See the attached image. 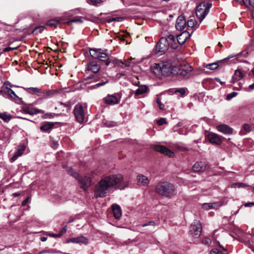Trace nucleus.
Listing matches in <instances>:
<instances>
[{"mask_svg": "<svg viewBox=\"0 0 254 254\" xmlns=\"http://www.w3.org/2000/svg\"><path fill=\"white\" fill-rule=\"evenodd\" d=\"M124 177L121 174H113L103 177L95 186L94 196L104 197L112 189H124L127 184H122Z\"/></svg>", "mask_w": 254, "mask_h": 254, "instance_id": "f257e3e1", "label": "nucleus"}, {"mask_svg": "<svg viewBox=\"0 0 254 254\" xmlns=\"http://www.w3.org/2000/svg\"><path fill=\"white\" fill-rule=\"evenodd\" d=\"M189 71L179 67L173 66L170 61L161 63V74L164 76L173 75L188 77L189 76Z\"/></svg>", "mask_w": 254, "mask_h": 254, "instance_id": "f03ea898", "label": "nucleus"}, {"mask_svg": "<svg viewBox=\"0 0 254 254\" xmlns=\"http://www.w3.org/2000/svg\"><path fill=\"white\" fill-rule=\"evenodd\" d=\"M170 47L173 49H177L176 38L172 35H169L167 37H162L156 45V53L159 55L164 54Z\"/></svg>", "mask_w": 254, "mask_h": 254, "instance_id": "7ed1b4c3", "label": "nucleus"}, {"mask_svg": "<svg viewBox=\"0 0 254 254\" xmlns=\"http://www.w3.org/2000/svg\"><path fill=\"white\" fill-rule=\"evenodd\" d=\"M156 191L162 196L170 197L174 194L175 189L172 184L168 182H162L156 185Z\"/></svg>", "mask_w": 254, "mask_h": 254, "instance_id": "20e7f679", "label": "nucleus"}, {"mask_svg": "<svg viewBox=\"0 0 254 254\" xmlns=\"http://www.w3.org/2000/svg\"><path fill=\"white\" fill-rule=\"evenodd\" d=\"M211 6L212 3L209 2H201L197 6L195 13L200 22H201L208 13L209 9Z\"/></svg>", "mask_w": 254, "mask_h": 254, "instance_id": "39448f33", "label": "nucleus"}, {"mask_svg": "<svg viewBox=\"0 0 254 254\" xmlns=\"http://www.w3.org/2000/svg\"><path fill=\"white\" fill-rule=\"evenodd\" d=\"M122 97L121 93H117L114 94H108L103 99L104 104L109 106L118 104L120 103Z\"/></svg>", "mask_w": 254, "mask_h": 254, "instance_id": "423d86ee", "label": "nucleus"}, {"mask_svg": "<svg viewBox=\"0 0 254 254\" xmlns=\"http://www.w3.org/2000/svg\"><path fill=\"white\" fill-rule=\"evenodd\" d=\"M11 86L9 85L8 82H5L3 85L0 90V94H2L4 97H8L11 100H16L18 97L14 93V92L11 89Z\"/></svg>", "mask_w": 254, "mask_h": 254, "instance_id": "0eeeda50", "label": "nucleus"}, {"mask_svg": "<svg viewBox=\"0 0 254 254\" xmlns=\"http://www.w3.org/2000/svg\"><path fill=\"white\" fill-rule=\"evenodd\" d=\"M202 227L199 220H194L190 227L189 234L192 237L197 238L201 234Z\"/></svg>", "mask_w": 254, "mask_h": 254, "instance_id": "6e6552de", "label": "nucleus"}, {"mask_svg": "<svg viewBox=\"0 0 254 254\" xmlns=\"http://www.w3.org/2000/svg\"><path fill=\"white\" fill-rule=\"evenodd\" d=\"M90 56L94 59H99L103 62H107L109 59L106 53L103 52L101 49H93L89 51Z\"/></svg>", "mask_w": 254, "mask_h": 254, "instance_id": "1a4fd4ad", "label": "nucleus"}, {"mask_svg": "<svg viewBox=\"0 0 254 254\" xmlns=\"http://www.w3.org/2000/svg\"><path fill=\"white\" fill-rule=\"evenodd\" d=\"M74 115L76 120L79 123H82L84 120L85 112L81 105L78 104L74 109Z\"/></svg>", "mask_w": 254, "mask_h": 254, "instance_id": "9d476101", "label": "nucleus"}, {"mask_svg": "<svg viewBox=\"0 0 254 254\" xmlns=\"http://www.w3.org/2000/svg\"><path fill=\"white\" fill-rule=\"evenodd\" d=\"M206 137L210 143L216 145H220L224 138L222 136L213 132H209Z\"/></svg>", "mask_w": 254, "mask_h": 254, "instance_id": "9b49d317", "label": "nucleus"}, {"mask_svg": "<svg viewBox=\"0 0 254 254\" xmlns=\"http://www.w3.org/2000/svg\"><path fill=\"white\" fill-rule=\"evenodd\" d=\"M76 179L78 181L80 188L84 190H86L91 185V179L88 177L84 176L82 177L78 175V177Z\"/></svg>", "mask_w": 254, "mask_h": 254, "instance_id": "f8f14e48", "label": "nucleus"}, {"mask_svg": "<svg viewBox=\"0 0 254 254\" xmlns=\"http://www.w3.org/2000/svg\"><path fill=\"white\" fill-rule=\"evenodd\" d=\"M152 148L155 151L162 153L170 157H173L174 156V152L164 146L161 145H153Z\"/></svg>", "mask_w": 254, "mask_h": 254, "instance_id": "ddd939ff", "label": "nucleus"}, {"mask_svg": "<svg viewBox=\"0 0 254 254\" xmlns=\"http://www.w3.org/2000/svg\"><path fill=\"white\" fill-rule=\"evenodd\" d=\"M207 168V164L204 161L196 162L192 166V169L195 172L205 171Z\"/></svg>", "mask_w": 254, "mask_h": 254, "instance_id": "4468645a", "label": "nucleus"}, {"mask_svg": "<svg viewBox=\"0 0 254 254\" xmlns=\"http://www.w3.org/2000/svg\"><path fill=\"white\" fill-rule=\"evenodd\" d=\"M190 37V34L187 31H184L181 34L179 35L177 37V48L179 45H183L186 41Z\"/></svg>", "mask_w": 254, "mask_h": 254, "instance_id": "2eb2a0df", "label": "nucleus"}, {"mask_svg": "<svg viewBox=\"0 0 254 254\" xmlns=\"http://www.w3.org/2000/svg\"><path fill=\"white\" fill-rule=\"evenodd\" d=\"M66 242L68 243H72L76 244H83L86 245L88 243V240L86 237L81 236L80 237L68 239L66 240Z\"/></svg>", "mask_w": 254, "mask_h": 254, "instance_id": "dca6fc26", "label": "nucleus"}, {"mask_svg": "<svg viewBox=\"0 0 254 254\" xmlns=\"http://www.w3.org/2000/svg\"><path fill=\"white\" fill-rule=\"evenodd\" d=\"M186 26V21L184 15L179 16L177 19L176 28L178 30L182 31Z\"/></svg>", "mask_w": 254, "mask_h": 254, "instance_id": "f3484780", "label": "nucleus"}, {"mask_svg": "<svg viewBox=\"0 0 254 254\" xmlns=\"http://www.w3.org/2000/svg\"><path fill=\"white\" fill-rule=\"evenodd\" d=\"M57 92L56 90H42L41 89L38 96L40 97L42 99H47L52 97Z\"/></svg>", "mask_w": 254, "mask_h": 254, "instance_id": "a211bd4d", "label": "nucleus"}, {"mask_svg": "<svg viewBox=\"0 0 254 254\" xmlns=\"http://www.w3.org/2000/svg\"><path fill=\"white\" fill-rule=\"evenodd\" d=\"M86 69L87 70L91 71L93 73H97L99 71L100 66L97 64L96 62L91 61L87 64Z\"/></svg>", "mask_w": 254, "mask_h": 254, "instance_id": "6ab92c4d", "label": "nucleus"}, {"mask_svg": "<svg viewBox=\"0 0 254 254\" xmlns=\"http://www.w3.org/2000/svg\"><path fill=\"white\" fill-rule=\"evenodd\" d=\"M217 130L225 134H231L233 133V128L226 125H221L217 127Z\"/></svg>", "mask_w": 254, "mask_h": 254, "instance_id": "aec40b11", "label": "nucleus"}, {"mask_svg": "<svg viewBox=\"0 0 254 254\" xmlns=\"http://www.w3.org/2000/svg\"><path fill=\"white\" fill-rule=\"evenodd\" d=\"M25 149V146L23 145H20L18 146L16 151L14 155L10 158L11 162L15 161L19 156H21L23 154V152Z\"/></svg>", "mask_w": 254, "mask_h": 254, "instance_id": "412c9836", "label": "nucleus"}, {"mask_svg": "<svg viewBox=\"0 0 254 254\" xmlns=\"http://www.w3.org/2000/svg\"><path fill=\"white\" fill-rule=\"evenodd\" d=\"M112 210L114 216L117 219H119L122 215V210L120 206L116 204L112 205Z\"/></svg>", "mask_w": 254, "mask_h": 254, "instance_id": "4be33fe9", "label": "nucleus"}, {"mask_svg": "<svg viewBox=\"0 0 254 254\" xmlns=\"http://www.w3.org/2000/svg\"><path fill=\"white\" fill-rule=\"evenodd\" d=\"M151 69L156 76L160 77L161 75V63L153 64L151 66Z\"/></svg>", "mask_w": 254, "mask_h": 254, "instance_id": "5701e85b", "label": "nucleus"}, {"mask_svg": "<svg viewBox=\"0 0 254 254\" xmlns=\"http://www.w3.org/2000/svg\"><path fill=\"white\" fill-rule=\"evenodd\" d=\"M244 76V74L242 70L237 69L232 76L233 82H235L242 79Z\"/></svg>", "mask_w": 254, "mask_h": 254, "instance_id": "b1692460", "label": "nucleus"}, {"mask_svg": "<svg viewBox=\"0 0 254 254\" xmlns=\"http://www.w3.org/2000/svg\"><path fill=\"white\" fill-rule=\"evenodd\" d=\"M25 113L31 115H33L38 113H44V111L42 110H39L36 108H32L30 107H25L24 109Z\"/></svg>", "mask_w": 254, "mask_h": 254, "instance_id": "393cba45", "label": "nucleus"}, {"mask_svg": "<svg viewBox=\"0 0 254 254\" xmlns=\"http://www.w3.org/2000/svg\"><path fill=\"white\" fill-rule=\"evenodd\" d=\"M110 64H113L114 66H118L122 68V61L118 59L109 58L105 64L106 65L109 66Z\"/></svg>", "mask_w": 254, "mask_h": 254, "instance_id": "a878e982", "label": "nucleus"}, {"mask_svg": "<svg viewBox=\"0 0 254 254\" xmlns=\"http://www.w3.org/2000/svg\"><path fill=\"white\" fill-rule=\"evenodd\" d=\"M54 126V124L53 123L47 122L42 124L40 128L42 131L46 132L51 129Z\"/></svg>", "mask_w": 254, "mask_h": 254, "instance_id": "bb28decb", "label": "nucleus"}, {"mask_svg": "<svg viewBox=\"0 0 254 254\" xmlns=\"http://www.w3.org/2000/svg\"><path fill=\"white\" fill-rule=\"evenodd\" d=\"M137 182L139 184L145 186L149 183V180L147 177L143 175H139L137 177Z\"/></svg>", "mask_w": 254, "mask_h": 254, "instance_id": "cd10ccee", "label": "nucleus"}, {"mask_svg": "<svg viewBox=\"0 0 254 254\" xmlns=\"http://www.w3.org/2000/svg\"><path fill=\"white\" fill-rule=\"evenodd\" d=\"M251 130V127L250 125L248 124H245L243 126L242 129L239 132V134L241 135H245L246 133H249Z\"/></svg>", "mask_w": 254, "mask_h": 254, "instance_id": "c85d7f7f", "label": "nucleus"}, {"mask_svg": "<svg viewBox=\"0 0 254 254\" xmlns=\"http://www.w3.org/2000/svg\"><path fill=\"white\" fill-rule=\"evenodd\" d=\"M218 206L217 203H205L202 204V207L204 210H208L212 208H216Z\"/></svg>", "mask_w": 254, "mask_h": 254, "instance_id": "c756f323", "label": "nucleus"}, {"mask_svg": "<svg viewBox=\"0 0 254 254\" xmlns=\"http://www.w3.org/2000/svg\"><path fill=\"white\" fill-rule=\"evenodd\" d=\"M148 88L145 85L139 86L138 88L135 91V95L138 96L147 91Z\"/></svg>", "mask_w": 254, "mask_h": 254, "instance_id": "7c9ffc66", "label": "nucleus"}, {"mask_svg": "<svg viewBox=\"0 0 254 254\" xmlns=\"http://www.w3.org/2000/svg\"><path fill=\"white\" fill-rule=\"evenodd\" d=\"M63 168L66 169L67 172L71 176L75 178L78 177V174L74 172V171L71 167H68L65 165H63Z\"/></svg>", "mask_w": 254, "mask_h": 254, "instance_id": "2f4dec72", "label": "nucleus"}, {"mask_svg": "<svg viewBox=\"0 0 254 254\" xmlns=\"http://www.w3.org/2000/svg\"><path fill=\"white\" fill-rule=\"evenodd\" d=\"M60 21L59 20H57L56 19H51L47 22V25L54 27L55 28H57L58 25L60 24Z\"/></svg>", "mask_w": 254, "mask_h": 254, "instance_id": "473e14b6", "label": "nucleus"}, {"mask_svg": "<svg viewBox=\"0 0 254 254\" xmlns=\"http://www.w3.org/2000/svg\"><path fill=\"white\" fill-rule=\"evenodd\" d=\"M0 118L5 122H8L11 119V116L5 112L0 113Z\"/></svg>", "mask_w": 254, "mask_h": 254, "instance_id": "72a5a7b5", "label": "nucleus"}, {"mask_svg": "<svg viewBox=\"0 0 254 254\" xmlns=\"http://www.w3.org/2000/svg\"><path fill=\"white\" fill-rule=\"evenodd\" d=\"M103 124L106 127H116L118 125V123L116 122L108 120H104L103 121Z\"/></svg>", "mask_w": 254, "mask_h": 254, "instance_id": "f704fd0d", "label": "nucleus"}, {"mask_svg": "<svg viewBox=\"0 0 254 254\" xmlns=\"http://www.w3.org/2000/svg\"><path fill=\"white\" fill-rule=\"evenodd\" d=\"M41 89L36 87H30L26 89L27 92L30 94H36L38 96V94Z\"/></svg>", "mask_w": 254, "mask_h": 254, "instance_id": "c9c22d12", "label": "nucleus"}, {"mask_svg": "<svg viewBox=\"0 0 254 254\" xmlns=\"http://www.w3.org/2000/svg\"><path fill=\"white\" fill-rule=\"evenodd\" d=\"M45 29V27L44 26H40L36 27L32 31L33 34H37L38 33H41L44 29Z\"/></svg>", "mask_w": 254, "mask_h": 254, "instance_id": "e433bc0d", "label": "nucleus"}, {"mask_svg": "<svg viewBox=\"0 0 254 254\" xmlns=\"http://www.w3.org/2000/svg\"><path fill=\"white\" fill-rule=\"evenodd\" d=\"M206 67L207 69L214 70L217 68L218 64L216 63H213L207 64Z\"/></svg>", "mask_w": 254, "mask_h": 254, "instance_id": "4c0bfd02", "label": "nucleus"}, {"mask_svg": "<svg viewBox=\"0 0 254 254\" xmlns=\"http://www.w3.org/2000/svg\"><path fill=\"white\" fill-rule=\"evenodd\" d=\"M103 2V0H90L89 4L94 6H98L99 4H102Z\"/></svg>", "mask_w": 254, "mask_h": 254, "instance_id": "58836bf2", "label": "nucleus"}, {"mask_svg": "<svg viewBox=\"0 0 254 254\" xmlns=\"http://www.w3.org/2000/svg\"><path fill=\"white\" fill-rule=\"evenodd\" d=\"M247 187L246 184L242 183H233L232 184V188H245Z\"/></svg>", "mask_w": 254, "mask_h": 254, "instance_id": "ea45409f", "label": "nucleus"}, {"mask_svg": "<svg viewBox=\"0 0 254 254\" xmlns=\"http://www.w3.org/2000/svg\"><path fill=\"white\" fill-rule=\"evenodd\" d=\"M123 19V17H113L112 18H109L107 20V21L108 23H111V22H113V21L119 22V21H122Z\"/></svg>", "mask_w": 254, "mask_h": 254, "instance_id": "a19ab883", "label": "nucleus"}, {"mask_svg": "<svg viewBox=\"0 0 254 254\" xmlns=\"http://www.w3.org/2000/svg\"><path fill=\"white\" fill-rule=\"evenodd\" d=\"M196 23V22L195 20L194 19H190L187 22V25L188 26V27H193L195 24Z\"/></svg>", "mask_w": 254, "mask_h": 254, "instance_id": "79ce46f5", "label": "nucleus"}, {"mask_svg": "<svg viewBox=\"0 0 254 254\" xmlns=\"http://www.w3.org/2000/svg\"><path fill=\"white\" fill-rule=\"evenodd\" d=\"M83 22V21L80 19V18H74L68 21V23H81Z\"/></svg>", "mask_w": 254, "mask_h": 254, "instance_id": "37998d69", "label": "nucleus"}, {"mask_svg": "<svg viewBox=\"0 0 254 254\" xmlns=\"http://www.w3.org/2000/svg\"><path fill=\"white\" fill-rule=\"evenodd\" d=\"M55 116V114L47 113L44 114L42 118L43 119H52Z\"/></svg>", "mask_w": 254, "mask_h": 254, "instance_id": "c03bdc74", "label": "nucleus"}, {"mask_svg": "<svg viewBox=\"0 0 254 254\" xmlns=\"http://www.w3.org/2000/svg\"><path fill=\"white\" fill-rule=\"evenodd\" d=\"M202 243L205 245H210L211 243V240L209 238H204L202 240Z\"/></svg>", "mask_w": 254, "mask_h": 254, "instance_id": "a18cd8bd", "label": "nucleus"}, {"mask_svg": "<svg viewBox=\"0 0 254 254\" xmlns=\"http://www.w3.org/2000/svg\"><path fill=\"white\" fill-rule=\"evenodd\" d=\"M157 104L160 110H163L165 108V106L164 104H162L161 102V100L159 98H157L156 100Z\"/></svg>", "mask_w": 254, "mask_h": 254, "instance_id": "49530a36", "label": "nucleus"}, {"mask_svg": "<svg viewBox=\"0 0 254 254\" xmlns=\"http://www.w3.org/2000/svg\"><path fill=\"white\" fill-rule=\"evenodd\" d=\"M166 120L165 118H161L157 121V125L158 126H162L164 124H167Z\"/></svg>", "mask_w": 254, "mask_h": 254, "instance_id": "de8ad7c7", "label": "nucleus"}, {"mask_svg": "<svg viewBox=\"0 0 254 254\" xmlns=\"http://www.w3.org/2000/svg\"><path fill=\"white\" fill-rule=\"evenodd\" d=\"M175 93H179L181 94L182 96H183L186 93V90L185 88H180L179 89L176 90L175 91Z\"/></svg>", "mask_w": 254, "mask_h": 254, "instance_id": "09e8293b", "label": "nucleus"}, {"mask_svg": "<svg viewBox=\"0 0 254 254\" xmlns=\"http://www.w3.org/2000/svg\"><path fill=\"white\" fill-rule=\"evenodd\" d=\"M130 60H124V61H122V67H123V65H125L126 67H128L130 65Z\"/></svg>", "mask_w": 254, "mask_h": 254, "instance_id": "8fccbe9b", "label": "nucleus"}, {"mask_svg": "<svg viewBox=\"0 0 254 254\" xmlns=\"http://www.w3.org/2000/svg\"><path fill=\"white\" fill-rule=\"evenodd\" d=\"M155 225V223L153 221H149L148 223H144L141 225L142 227H146L147 226H154Z\"/></svg>", "mask_w": 254, "mask_h": 254, "instance_id": "3c124183", "label": "nucleus"}, {"mask_svg": "<svg viewBox=\"0 0 254 254\" xmlns=\"http://www.w3.org/2000/svg\"><path fill=\"white\" fill-rule=\"evenodd\" d=\"M237 94V93L236 92H232L231 94H230L227 95V99L228 100H230L231 98H232L233 97H234V96H235Z\"/></svg>", "mask_w": 254, "mask_h": 254, "instance_id": "603ef678", "label": "nucleus"}, {"mask_svg": "<svg viewBox=\"0 0 254 254\" xmlns=\"http://www.w3.org/2000/svg\"><path fill=\"white\" fill-rule=\"evenodd\" d=\"M67 231V226H64L63 229L61 231L59 235H60V237H61L63 234H64Z\"/></svg>", "mask_w": 254, "mask_h": 254, "instance_id": "864d4df0", "label": "nucleus"}, {"mask_svg": "<svg viewBox=\"0 0 254 254\" xmlns=\"http://www.w3.org/2000/svg\"><path fill=\"white\" fill-rule=\"evenodd\" d=\"M210 253L211 254H219L220 252L218 250L215 249L212 250Z\"/></svg>", "mask_w": 254, "mask_h": 254, "instance_id": "5fc2aeb1", "label": "nucleus"}, {"mask_svg": "<svg viewBox=\"0 0 254 254\" xmlns=\"http://www.w3.org/2000/svg\"><path fill=\"white\" fill-rule=\"evenodd\" d=\"M238 2L240 3L241 4H244L246 7L248 6V5L247 3H246V2L244 1V0H236Z\"/></svg>", "mask_w": 254, "mask_h": 254, "instance_id": "6e6d98bb", "label": "nucleus"}, {"mask_svg": "<svg viewBox=\"0 0 254 254\" xmlns=\"http://www.w3.org/2000/svg\"><path fill=\"white\" fill-rule=\"evenodd\" d=\"M108 80H107L104 82H99L96 84L98 87L103 86L108 82Z\"/></svg>", "mask_w": 254, "mask_h": 254, "instance_id": "4d7b16f0", "label": "nucleus"}, {"mask_svg": "<svg viewBox=\"0 0 254 254\" xmlns=\"http://www.w3.org/2000/svg\"><path fill=\"white\" fill-rule=\"evenodd\" d=\"M30 198V197H28L26 199L24 200L22 203V206H25L28 202Z\"/></svg>", "mask_w": 254, "mask_h": 254, "instance_id": "13d9d810", "label": "nucleus"}, {"mask_svg": "<svg viewBox=\"0 0 254 254\" xmlns=\"http://www.w3.org/2000/svg\"><path fill=\"white\" fill-rule=\"evenodd\" d=\"M48 235L50 237H53V238H59V237H60V235H59V234H56L52 233V234H49Z\"/></svg>", "mask_w": 254, "mask_h": 254, "instance_id": "bf43d9fd", "label": "nucleus"}, {"mask_svg": "<svg viewBox=\"0 0 254 254\" xmlns=\"http://www.w3.org/2000/svg\"><path fill=\"white\" fill-rule=\"evenodd\" d=\"M245 207H252L254 206V202H248L244 204Z\"/></svg>", "mask_w": 254, "mask_h": 254, "instance_id": "052dcab7", "label": "nucleus"}, {"mask_svg": "<svg viewBox=\"0 0 254 254\" xmlns=\"http://www.w3.org/2000/svg\"><path fill=\"white\" fill-rule=\"evenodd\" d=\"M60 104H61V105H63L64 107H66L67 110H69L71 107V106L70 104H66L65 103H63L62 102H61Z\"/></svg>", "mask_w": 254, "mask_h": 254, "instance_id": "680f3d73", "label": "nucleus"}, {"mask_svg": "<svg viewBox=\"0 0 254 254\" xmlns=\"http://www.w3.org/2000/svg\"><path fill=\"white\" fill-rule=\"evenodd\" d=\"M249 4L254 7V0H249Z\"/></svg>", "mask_w": 254, "mask_h": 254, "instance_id": "e2e57ef3", "label": "nucleus"}, {"mask_svg": "<svg viewBox=\"0 0 254 254\" xmlns=\"http://www.w3.org/2000/svg\"><path fill=\"white\" fill-rule=\"evenodd\" d=\"M14 48H11V47H6L5 48L4 50H3V51L5 52H8L12 49H13Z\"/></svg>", "mask_w": 254, "mask_h": 254, "instance_id": "0e129e2a", "label": "nucleus"}, {"mask_svg": "<svg viewBox=\"0 0 254 254\" xmlns=\"http://www.w3.org/2000/svg\"><path fill=\"white\" fill-rule=\"evenodd\" d=\"M216 81L219 82L221 84H223L224 82H221L219 78H215Z\"/></svg>", "mask_w": 254, "mask_h": 254, "instance_id": "69168bd1", "label": "nucleus"}, {"mask_svg": "<svg viewBox=\"0 0 254 254\" xmlns=\"http://www.w3.org/2000/svg\"><path fill=\"white\" fill-rule=\"evenodd\" d=\"M47 238L45 237H41V241L42 242H45L47 240Z\"/></svg>", "mask_w": 254, "mask_h": 254, "instance_id": "338daca9", "label": "nucleus"}, {"mask_svg": "<svg viewBox=\"0 0 254 254\" xmlns=\"http://www.w3.org/2000/svg\"><path fill=\"white\" fill-rule=\"evenodd\" d=\"M249 88L252 90L254 89V83L249 86Z\"/></svg>", "mask_w": 254, "mask_h": 254, "instance_id": "774afa93", "label": "nucleus"}]
</instances>
